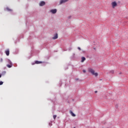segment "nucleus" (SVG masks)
<instances>
[{"label":"nucleus","instance_id":"f257e3e1","mask_svg":"<svg viewBox=\"0 0 128 128\" xmlns=\"http://www.w3.org/2000/svg\"><path fill=\"white\" fill-rule=\"evenodd\" d=\"M88 72H90V74H92V76H98V72H96L94 70V69L92 68H89L88 69Z\"/></svg>","mask_w":128,"mask_h":128},{"label":"nucleus","instance_id":"f03ea898","mask_svg":"<svg viewBox=\"0 0 128 128\" xmlns=\"http://www.w3.org/2000/svg\"><path fill=\"white\" fill-rule=\"evenodd\" d=\"M111 4L112 6V8H114L116 6H118V3H116V1L112 2Z\"/></svg>","mask_w":128,"mask_h":128},{"label":"nucleus","instance_id":"7ed1b4c3","mask_svg":"<svg viewBox=\"0 0 128 128\" xmlns=\"http://www.w3.org/2000/svg\"><path fill=\"white\" fill-rule=\"evenodd\" d=\"M44 4H46V2L44 1L41 2L40 4V6H44Z\"/></svg>","mask_w":128,"mask_h":128},{"label":"nucleus","instance_id":"20e7f679","mask_svg":"<svg viewBox=\"0 0 128 128\" xmlns=\"http://www.w3.org/2000/svg\"><path fill=\"white\" fill-rule=\"evenodd\" d=\"M5 53L6 54V56H10V50L9 49H7L5 51Z\"/></svg>","mask_w":128,"mask_h":128},{"label":"nucleus","instance_id":"39448f33","mask_svg":"<svg viewBox=\"0 0 128 128\" xmlns=\"http://www.w3.org/2000/svg\"><path fill=\"white\" fill-rule=\"evenodd\" d=\"M68 0H60V4H64V2H66Z\"/></svg>","mask_w":128,"mask_h":128},{"label":"nucleus","instance_id":"423d86ee","mask_svg":"<svg viewBox=\"0 0 128 128\" xmlns=\"http://www.w3.org/2000/svg\"><path fill=\"white\" fill-rule=\"evenodd\" d=\"M50 12H52V14H56V9L50 10Z\"/></svg>","mask_w":128,"mask_h":128},{"label":"nucleus","instance_id":"0eeeda50","mask_svg":"<svg viewBox=\"0 0 128 128\" xmlns=\"http://www.w3.org/2000/svg\"><path fill=\"white\" fill-rule=\"evenodd\" d=\"M35 64H42V62L36 60V61H35Z\"/></svg>","mask_w":128,"mask_h":128},{"label":"nucleus","instance_id":"6e6552de","mask_svg":"<svg viewBox=\"0 0 128 128\" xmlns=\"http://www.w3.org/2000/svg\"><path fill=\"white\" fill-rule=\"evenodd\" d=\"M58 34H56V35L52 37V40H56L58 38Z\"/></svg>","mask_w":128,"mask_h":128},{"label":"nucleus","instance_id":"1a4fd4ad","mask_svg":"<svg viewBox=\"0 0 128 128\" xmlns=\"http://www.w3.org/2000/svg\"><path fill=\"white\" fill-rule=\"evenodd\" d=\"M84 60H86V58H84V56L82 57L81 62H84Z\"/></svg>","mask_w":128,"mask_h":128},{"label":"nucleus","instance_id":"9d476101","mask_svg":"<svg viewBox=\"0 0 128 128\" xmlns=\"http://www.w3.org/2000/svg\"><path fill=\"white\" fill-rule=\"evenodd\" d=\"M70 114H72V116H76V114H74L72 112L70 111Z\"/></svg>","mask_w":128,"mask_h":128},{"label":"nucleus","instance_id":"9b49d317","mask_svg":"<svg viewBox=\"0 0 128 128\" xmlns=\"http://www.w3.org/2000/svg\"><path fill=\"white\" fill-rule=\"evenodd\" d=\"M6 66H8V68H12V64H7Z\"/></svg>","mask_w":128,"mask_h":128},{"label":"nucleus","instance_id":"f8f14e48","mask_svg":"<svg viewBox=\"0 0 128 128\" xmlns=\"http://www.w3.org/2000/svg\"><path fill=\"white\" fill-rule=\"evenodd\" d=\"M8 62L9 64H12V62L10 60H8Z\"/></svg>","mask_w":128,"mask_h":128},{"label":"nucleus","instance_id":"ddd939ff","mask_svg":"<svg viewBox=\"0 0 128 128\" xmlns=\"http://www.w3.org/2000/svg\"><path fill=\"white\" fill-rule=\"evenodd\" d=\"M6 10H8V12H12V9H10V8H6Z\"/></svg>","mask_w":128,"mask_h":128},{"label":"nucleus","instance_id":"4468645a","mask_svg":"<svg viewBox=\"0 0 128 128\" xmlns=\"http://www.w3.org/2000/svg\"><path fill=\"white\" fill-rule=\"evenodd\" d=\"M3 84H4V82H2V81H0V86H2Z\"/></svg>","mask_w":128,"mask_h":128},{"label":"nucleus","instance_id":"2eb2a0df","mask_svg":"<svg viewBox=\"0 0 128 128\" xmlns=\"http://www.w3.org/2000/svg\"><path fill=\"white\" fill-rule=\"evenodd\" d=\"M53 118L54 120H56V115H54Z\"/></svg>","mask_w":128,"mask_h":128},{"label":"nucleus","instance_id":"dca6fc26","mask_svg":"<svg viewBox=\"0 0 128 128\" xmlns=\"http://www.w3.org/2000/svg\"><path fill=\"white\" fill-rule=\"evenodd\" d=\"M110 74H114V71L112 70L110 71Z\"/></svg>","mask_w":128,"mask_h":128},{"label":"nucleus","instance_id":"f3484780","mask_svg":"<svg viewBox=\"0 0 128 128\" xmlns=\"http://www.w3.org/2000/svg\"><path fill=\"white\" fill-rule=\"evenodd\" d=\"M78 50H82V49L78 47Z\"/></svg>","mask_w":128,"mask_h":128},{"label":"nucleus","instance_id":"a211bd4d","mask_svg":"<svg viewBox=\"0 0 128 128\" xmlns=\"http://www.w3.org/2000/svg\"><path fill=\"white\" fill-rule=\"evenodd\" d=\"M0 62H2V58H0Z\"/></svg>","mask_w":128,"mask_h":128},{"label":"nucleus","instance_id":"6ab92c4d","mask_svg":"<svg viewBox=\"0 0 128 128\" xmlns=\"http://www.w3.org/2000/svg\"><path fill=\"white\" fill-rule=\"evenodd\" d=\"M86 70H83V72H86Z\"/></svg>","mask_w":128,"mask_h":128},{"label":"nucleus","instance_id":"aec40b11","mask_svg":"<svg viewBox=\"0 0 128 128\" xmlns=\"http://www.w3.org/2000/svg\"><path fill=\"white\" fill-rule=\"evenodd\" d=\"M0 78H2V74H0Z\"/></svg>","mask_w":128,"mask_h":128},{"label":"nucleus","instance_id":"412c9836","mask_svg":"<svg viewBox=\"0 0 128 128\" xmlns=\"http://www.w3.org/2000/svg\"><path fill=\"white\" fill-rule=\"evenodd\" d=\"M68 18H70V16L68 17Z\"/></svg>","mask_w":128,"mask_h":128},{"label":"nucleus","instance_id":"4be33fe9","mask_svg":"<svg viewBox=\"0 0 128 128\" xmlns=\"http://www.w3.org/2000/svg\"><path fill=\"white\" fill-rule=\"evenodd\" d=\"M76 80H78V78H76Z\"/></svg>","mask_w":128,"mask_h":128},{"label":"nucleus","instance_id":"5701e85b","mask_svg":"<svg viewBox=\"0 0 128 128\" xmlns=\"http://www.w3.org/2000/svg\"><path fill=\"white\" fill-rule=\"evenodd\" d=\"M95 92H96V93L98 92V91H96Z\"/></svg>","mask_w":128,"mask_h":128},{"label":"nucleus","instance_id":"b1692460","mask_svg":"<svg viewBox=\"0 0 128 128\" xmlns=\"http://www.w3.org/2000/svg\"><path fill=\"white\" fill-rule=\"evenodd\" d=\"M4 72V74H6V72Z\"/></svg>","mask_w":128,"mask_h":128},{"label":"nucleus","instance_id":"393cba45","mask_svg":"<svg viewBox=\"0 0 128 128\" xmlns=\"http://www.w3.org/2000/svg\"><path fill=\"white\" fill-rule=\"evenodd\" d=\"M74 128H76V127H74Z\"/></svg>","mask_w":128,"mask_h":128}]
</instances>
